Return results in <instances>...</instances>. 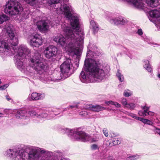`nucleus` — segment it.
Here are the masks:
<instances>
[{
	"instance_id": "nucleus-1",
	"label": "nucleus",
	"mask_w": 160,
	"mask_h": 160,
	"mask_svg": "<svg viewBox=\"0 0 160 160\" xmlns=\"http://www.w3.org/2000/svg\"><path fill=\"white\" fill-rule=\"evenodd\" d=\"M60 0H48V3L51 7L54 6L58 14L64 13L66 18L70 20L71 29L67 24L63 23L61 28L65 33L66 39L62 36L55 37L53 40L59 44L69 52L79 56L82 49V45L84 38V33L82 30H79L80 16L77 14H71V7L65 4L64 2L59 3Z\"/></svg>"
},
{
	"instance_id": "nucleus-2",
	"label": "nucleus",
	"mask_w": 160,
	"mask_h": 160,
	"mask_svg": "<svg viewBox=\"0 0 160 160\" xmlns=\"http://www.w3.org/2000/svg\"><path fill=\"white\" fill-rule=\"evenodd\" d=\"M100 55L98 52H95L90 50L88 51L86 57L88 59L85 60L83 68L89 75L86 76L83 71L81 72L79 78L82 82H88L90 80V77L94 78L98 82L104 79L105 73L100 61Z\"/></svg>"
},
{
	"instance_id": "nucleus-3",
	"label": "nucleus",
	"mask_w": 160,
	"mask_h": 160,
	"mask_svg": "<svg viewBox=\"0 0 160 160\" xmlns=\"http://www.w3.org/2000/svg\"><path fill=\"white\" fill-rule=\"evenodd\" d=\"M29 64L36 72L40 75V78L42 80L47 82L54 80L48 75L49 67L42 61L41 54L38 51H35L30 58Z\"/></svg>"
},
{
	"instance_id": "nucleus-4",
	"label": "nucleus",
	"mask_w": 160,
	"mask_h": 160,
	"mask_svg": "<svg viewBox=\"0 0 160 160\" xmlns=\"http://www.w3.org/2000/svg\"><path fill=\"white\" fill-rule=\"evenodd\" d=\"M23 154V160H55L53 153L38 147H27Z\"/></svg>"
},
{
	"instance_id": "nucleus-5",
	"label": "nucleus",
	"mask_w": 160,
	"mask_h": 160,
	"mask_svg": "<svg viewBox=\"0 0 160 160\" xmlns=\"http://www.w3.org/2000/svg\"><path fill=\"white\" fill-rule=\"evenodd\" d=\"M15 55L14 59L17 68L21 71L28 70V68L23 64V62L30 53V50L24 45H21L18 49H16Z\"/></svg>"
},
{
	"instance_id": "nucleus-6",
	"label": "nucleus",
	"mask_w": 160,
	"mask_h": 160,
	"mask_svg": "<svg viewBox=\"0 0 160 160\" xmlns=\"http://www.w3.org/2000/svg\"><path fill=\"white\" fill-rule=\"evenodd\" d=\"M23 10L21 4L17 1L9 0L6 4L4 12L11 16L15 15L20 13Z\"/></svg>"
},
{
	"instance_id": "nucleus-7",
	"label": "nucleus",
	"mask_w": 160,
	"mask_h": 160,
	"mask_svg": "<svg viewBox=\"0 0 160 160\" xmlns=\"http://www.w3.org/2000/svg\"><path fill=\"white\" fill-rule=\"evenodd\" d=\"M65 131L66 134L73 141H80L83 142L91 141V137L82 131L78 132L67 128H65Z\"/></svg>"
},
{
	"instance_id": "nucleus-8",
	"label": "nucleus",
	"mask_w": 160,
	"mask_h": 160,
	"mask_svg": "<svg viewBox=\"0 0 160 160\" xmlns=\"http://www.w3.org/2000/svg\"><path fill=\"white\" fill-rule=\"evenodd\" d=\"M72 66L71 60L69 58H66L60 66L61 73L60 74V77L55 78V79L58 80H64L69 77L72 73L70 72V70Z\"/></svg>"
},
{
	"instance_id": "nucleus-9",
	"label": "nucleus",
	"mask_w": 160,
	"mask_h": 160,
	"mask_svg": "<svg viewBox=\"0 0 160 160\" xmlns=\"http://www.w3.org/2000/svg\"><path fill=\"white\" fill-rule=\"evenodd\" d=\"M8 38L0 41V52H4L9 56L13 55L16 52L17 45H14L8 42Z\"/></svg>"
},
{
	"instance_id": "nucleus-10",
	"label": "nucleus",
	"mask_w": 160,
	"mask_h": 160,
	"mask_svg": "<svg viewBox=\"0 0 160 160\" xmlns=\"http://www.w3.org/2000/svg\"><path fill=\"white\" fill-rule=\"evenodd\" d=\"M13 26L11 24H7L4 29L7 33V38L8 42L11 43L14 45H17L18 44V39L16 36L12 31Z\"/></svg>"
},
{
	"instance_id": "nucleus-11",
	"label": "nucleus",
	"mask_w": 160,
	"mask_h": 160,
	"mask_svg": "<svg viewBox=\"0 0 160 160\" xmlns=\"http://www.w3.org/2000/svg\"><path fill=\"white\" fill-rule=\"evenodd\" d=\"M23 150L22 149H9L5 152V154L12 159L23 160Z\"/></svg>"
},
{
	"instance_id": "nucleus-12",
	"label": "nucleus",
	"mask_w": 160,
	"mask_h": 160,
	"mask_svg": "<svg viewBox=\"0 0 160 160\" xmlns=\"http://www.w3.org/2000/svg\"><path fill=\"white\" fill-rule=\"evenodd\" d=\"M44 52L46 58L48 59H52L58 54V48L53 45L49 46L46 48Z\"/></svg>"
},
{
	"instance_id": "nucleus-13",
	"label": "nucleus",
	"mask_w": 160,
	"mask_h": 160,
	"mask_svg": "<svg viewBox=\"0 0 160 160\" xmlns=\"http://www.w3.org/2000/svg\"><path fill=\"white\" fill-rule=\"evenodd\" d=\"M30 44L33 47H38L42 45V39L41 36L38 34H35L30 36Z\"/></svg>"
},
{
	"instance_id": "nucleus-14",
	"label": "nucleus",
	"mask_w": 160,
	"mask_h": 160,
	"mask_svg": "<svg viewBox=\"0 0 160 160\" xmlns=\"http://www.w3.org/2000/svg\"><path fill=\"white\" fill-rule=\"evenodd\" d=\"M85 108L94 112H99L105 109L102 106L97 104H87L85 107Z\"/></svg>"
},
{
	"instance_id": "nucleus-15",
	"label": "nucleus",
	"mask_w": 160,
	"mask_h": 160,
	"mask_svg": "<svg viewBox=\"0 0 160 160\" xmlns=\"http://www.w3.org/2000/svg\"><path fill=\"white\" fill-rule=\"evenodd\" d=\"M45 97V94L43 93L33 92L30 96H29L28 98L29 101L38 100L43 99Z\"/></svg>"
},
{
	"instance_id": "nucleus-16",
	"label": "nucleus",
	"mask_w": 160,
	"mask_h": 160,
	"mask_svg": "<svg viewBox=\"0 0 160 160\" xmlns=\"http://www.w3.org/2000/svg\"><path fill=\"white\" fill-rule=\"evenodd\" d=\"M37 25L38 29L41 31H45L48 28V25L47 22L44 21H40L37 23Z\"/></svg>"
},
{
	"instance_id": "nucleus-17",
	"label": "nucleus",
	"mask_w": 160,
	"mask_h": 160,
	"mask_svg": "<svg viewBox=\"0 0 160 160\" xmlns=\"http://www.w3.org/2000/svg\"><path fill=\"white\" fill-rule=\"evenodd\" d=\"M15 117L18 119L24 118L28 117V113L25 109H21L18 110L15 115Z\"/></svg>"
},
{
	"instance_id": "nucleus-18",
	"label": "nucleus",
	"mask_w": 160,
	"mask_h": 160,
	"mask_svg": "<svg viewBox=\"0 0 160 160\" xmlns=\"http://www.w3.org/2000/svg\"><path fill=\"white\" fill-rule=\"evenodd\" d=\"M149 14L151 17L155 18L160 23V12L157 10H153L149 11Z\"/></svg>"
},
{
	"instance_id": "nucleus-19",
	"label": "nucleus",
	"mask_w": 160,
	"mask_h": 160,
	"mask_svg": "<svg viewBox=\"0 0 160 160\" xmlns=\"http://www.w3.org/2000/svg\"><path fill=\"white\" fill-rule=\"evenodd\" d=\"M90 28L94 33L97 32L99 29L98 24L93 20L90 22Z\"/></svg>"
},
{
	"instance_id": "nucleus-20",
	"label": "nucleus",
	"mask_w": 160,
	"mask_h": 160,
	"mask_svg": "<svg viewBox=\"0 0 160 160\" xmlns=\"http://www.w3.org/2000/svg\"><path fill=\"white\" fill-rule=\"evenodd\" d=\"M144 62L146 64L144 65V68L148 72H151L152 71V68L149 63V61L148 60H146Z\"/></svg>"
},
{
	"instance_id": "nucleus-21",
	"label": "nucleus",
	"mask_w": 160,
	"mask_h": 160,
	"mask_svg": "<svg viewBox=\"0 0 160 160\" xmlns=\"http://www.w3.org/2000/svg\"><path fill=\"white\" fill-rule=\"evenodd\" d=\"M9 17L3 14L0 16V24H2L4 22L8 20Z\"/></svg>"
},
{
	"instance_id": "nucleus-22",
	"label": "nucleus",
	"mask_w": 160,
	"mask_h": 160,
	"mask_svg": "<svg viewBox=\"0 0 160 160\" xmlns=\"http://www.w3.org/2000/svg\"><path fill=\"white\" fill-rule=\"evenodd\" d=\"M116 75L118 78L120 82H122L123 81V77L122 75L121 74L120 71L119 70H118Z\"/></svg>"
},
{
	"instance_id": "nucleus-23",
	"label": "nucleus",
	"mask_w": 160,
	"mask_h": 160,
	"mask_svg": "<svg viewBox=\"0 0 160 160\" xmlns=\"http://www.w3.org/2000/svg\"><path fill=\"white\" fill-rule=\"evenodd\" d=\"M112 143L113 145H116L121 143L120 139L118 138H116L112 140Z\"/></svg>"
},
{
	"instance_id": "nucleus-24",
	"label": "nucleus",
	"mask_w": 160,
	"mask_h": 160,
	"mask_svg": "<svg viewBox=\"0 0 160 160\" xmlns=\"http://www.w3.org/2000/svg\"><path fill=\"white\" fill-rule=\"evenodd\" d=\"M139 156L138 155H133L127 158V160H135L139 158Z\"/></svg>"
},
{
	"instance_id": "nucleus-25",
	"label": "nucleus",
	"mask_w": 160,
	"mask_h": 160,
	"mask_svg": "<svg viewBox=\"0 0 160 160\" xmlns=\"http://www.w3.org/2000/svg\"><path fill=\"white\" fill-rule=\"evenodd\" d=\"M119 25H123L126 24L128 22L127 19L123 17H120Z\"/></svg>"
},
{
	"instance_id": "nucleus-26",
	"label": "nucleus",
	"mask_w": 160,
	"mask_h": 160,
	"mask_svg": "<svg viewBox=\"0 0 160 160\" xmlns=\"http://www.w3.org/2000/svg\"><path fill=\"white\" fill-rule=\"evenodd\" d=\"M28 3L33 6L36 4L37 0H24Z\"/></svg>"
},
{
	"instance_id": "nucleus-27",
	"label": "nucleus",
	"mask_w": 160,
	"mask_h": 160,
	"mask_svg": "<svg viewBox=\"0 0 160 160\" xmlns=\"http://www.w3.org/2000/svg\"><path fill=\"white\" fill-rule=\"evenodd\" d=\"M125 107L130 110H132L134 109L135 107V105L133 103H128Z\"/></svg>"
},
{
	"instance_id": "nucleus-28",
	"label": "nucleus",
	"mask_w": 160,
	"mask_h": 160,
	"mask_svg": "<svg viewBox=\"0 0 160 160\" xmlns=\"http://www.w3.org/2000/svg\"><path fill=\"white\" fill-rule=\"evenodd\" d=\"M149 108L147 107L146 106L143 107L142 108V109L144 110L143 111H142V113L143 114V116H147V112L149 110Z\"/></svg>"
},
{
	"instance_id": "nucleus-29",
	"label": "nucleus",
	"mask_w": 160,
	"mask_h": 160,
	"mask_svg": "<svg viewBox=\"0 0 160 160\" xmlns=\"http://www.w3.org/2000/svg\"><path fill=\"white\" fill-rule=\"evenodd\" d=\"M28 115L29 116V115L30 116H35L37 117L38 116V114L36 112H35L34 111H29L28 112Z\"/></svg>"
},
{
	"instance_id": "nucleus-30",
	"label": "nucleus",
	"mask_w": 160,
	"mask_h": 160,
	"mask_svg": "<svg viewBox=\"0 0 160 160\" xmlns=\"http://www.w3.org/2000/svg\"><path fill=\"white\" fill-rule=\"evenodd\" d=\"M117 21L116 17L112 18L109 20V22L115 25H117Z\"/></svg>"
},
{
	"instance_id": "nucleus-31",
	"label": "nucleus",
	"mask_w": 160,
	"mask_h": 160,
	"mask_svg": "<svg viewBox=\"0 0 160 160\" xmlns=\"http://www.w3.org/2000/svg\"><path fill=\"white\" fill-rule=\"evenodd\" d=\"M37 117H39L41 118H46L47 116V114L45 113H42L41 114H39L38 115Z\"/></svg>"
},
{
	"instance_id": "nucleus-32",
	"label": "nucleus",
	"mask_w": 160,
	"mask_h": 160,
	"mask_svg": "<svg viewBox=\"0 0 160 160\" xmlns=\"http://www.w3.org/2000/svg\"><path fill=\"white\" fill-rule=\"evenodd\" d=\"M88 112L86 111H82L80 112V115L82 117H86L88 115Z\"/></svg>"
},
{
	"instance_id": "nucleus-33",
	"label": "nucleus",
	"mask_w": 160,
	"mask_h": 160,
	"mask_svg": "<svg viewBox=\"0 0 160 160\" xmlns=\"http://www.w3.org/2000/svg\"><path fill=\"white\" fill-rule=\"evenodd\" d=\"M143 122L145 124L148 125H151L152 123V122L150 120L146 119H144V120H143Z\"/></svg>"
},
{
	"instance_id": "nucleus-34",
	"label": "nucleus",
	"mask_w": 160,
	"mask_h": 160,
	"mask_svg": "<svg viewBox=\"0 0 160 160\" xmlns=\"http://www.w3.org/2000/svg\"><path fill=\"white\" fill-rule=\"evenodd\" d=\"M121 102L123 106L126 107L127 105L128 104L127 103V100L126 99L123 98L121 100Z\"/></svg>"
},
{
	"instance_id": "nucleus-35",
	"label": "nucleus",
	"mask_w": 160,
	"mask_h": 160,
	"mask_svg": "<svg viewBox=\"0 0 160 160\" xmlns=\"http://www.w3.org/2000/svg\"><path fill=\"white\" fill-rule=\"evenodd\" d=\"M29 15L28 13L26 12L24 14L22 13V18L23 19H26L29 18Z\"/></svg>"
},
{
	"instance_id": "nucleus-36",
	"label": "nucleus",
	"mask_w": 160,
	"mask_h": 160,
	"mask_svg": "<svg viewBox=\"0 0 160 160\" xmlns=\"http://www.w3.org/2000/svg\"><path fill=\"white\" fill-rule=\"evenodd\" d=\"M103 132L105 136L107 137L108 136V131L107 129L104 128L103 129Z\"/></svg>"
},
{
	"instance_id": "nucleus-37",
	"label": "nucleus",
	"mask_w": 160,
	"mask_h": 160,
	"mask_svg": "<svg viewBox=\"0 0 160 160\" xmlns=\"http://www.w3.org/2000/svg\"><path fill=\"white\" fill-rule=\"evenodd\" d=\"M8 84H6L3 86H0V90H5L8 86Z\"/></svg>"
},
{
	"instance_id": "nucleus-38",
	"label": "nucleus",
	"mask_w": 160,
	"mask_h": 160,
	"mask_svg": "<svg viewBox=\"0 0 160 160\" xmlns=\"http://www.w3.org/2000/svg\"><path fill=\"white\" fill-rule=\"evenodd\" d=\"M105 145L107 147H111L113 145L112 143H111V142L109 140H108L106 141Z\"/></svg>"
},
{
	"instance_id": "nucleus-39",
	"label": "nucleus",
	"mask_w": 160,
	"mask_h": 160,
	"mask_svg": "<svg viewBox=\"0 0 160 160\" xmlns=\"http://www.w3.org/2000/svg\"><path fill=\"white\" fill-rule=\"evenodd\" d=\"M123 94L125 97H129L131 96V93L128 92L127 90H125Z\"/></svg>"
},
{
	"instance_id": "nucleus-40",
	"label": "nucleus",
	"mask_w": 160,
	"mask_h": 160,
	"mask_svg": "<svg viewBox=\"0 0 160 160\" xmlns=\"http://www.w3.org/2000/svg\"><path fill=\"white\" fill-rule=\"evenodd\" d=\"M154 131L155 133H158L160 135V128H155L154 130Z\"/></svg>"
},
{
	"instance_id": "nucleus-41",
	"label": "nucleus",
	"mask_w": 160,
	"mask_h": 160,
	"mask_svg": "<svg viewBox=\"0 0 160 160\" xmlns=\"http://www.w3.org/2000/svg\"><path fill=\"white\" fill-rule=\"evenodd\" d=\"M113 105H114L117 108H120L121 105L117 102H113Z\"/></svg>"
},
{
	"instance_id": "nucleus-42",
	"label": "nucleus",
	"mask_w": 160,
	"mask_h": 160,
	"mask_svg": "<svg viewBox=\"0 0 160 160\" xmlns=\"http://www.w3.org/2000/svg\"><path fill=\"white\" fill-rule=\"evenodd\" d=\"M129 115L133 118H135L136 119L137 118V117L136 114L132 113H130L129 114Z\"/></svg>"
},
{
	"instance_id": "nucleus-43",
	"label": "nucleus",
	"mask_w": 160,
	"mask_h": 160,
	"mask_svg": "<svg viewBox=\"0 0 160 160\" xmlns=\"http://www.w3.org/2000/svg\"><path fill=\"white\" fill-rule=\"evenodd\" d=\"M91 148L92 149L96 150L98 148V146L96 144H93Z\"/></svg>"
},
{
	"instance_id": "nucleus-44",
	"label": "nucleus",
	"mask_w": 160,
	"mask_h": 160,
	"mask_svg": "<svg viewBox=\"0 0 160 160\" xmlns=\"http://www.w3.org/2000/svg\"><path fill=\"white\" fill-rule=\"evenodd\" d=\"M138 35H141L143 34V32H142V30L141 29H139L138 30V31L137 32Z\"/></svg>"
},
{
	"instance_id": "nucleus-45",
	"label": "nucleus",
	"mask_w": 160,
	"mask_h": 160,
	"mask_svg": "<svg viewBox=\"0 0 160 160\" xmlns=\"http://www.w3.org/2000/svg\"><path fill=\"white\" fill-rule=\"evenodd\" d=\"M113 102L112 101H106L105 103L108 105H109L110 104L112 105Z\"/></svg>"
},
{
	"instance_id": "nucleus-46",
	"label": "nucleus",
	"mask_w": 160,
	"mask_h": 160,
	"mask_svg": "<svg viewBox=\"0 0 160 160\" xmlns=\"http://www.w3.org/2000/svg\"><path fill=\"white\" fill-rule=\"evenodd\" d=\"M147 115H150V116H153L154 115V113L153 112H147Z\"/></svg>"
},
{
	"instance_id": "nucleus-47",
	"label": "nucleus",
	"mask_w": 160,
	"mask_h": 160,
	"mask_svg": "<svg viewBox=\"0 0 160 160\" xmlns=\"http://www.w3.org/2000/svg\"><path fill=\"white\" fill-rule=\"evenodd\" d=\"M120 17H116V21H117V25H119Z\"/></svg>"
},
{
	"instance_id": "nucleus-48",
	"label": "nucleus",
	"mask_w": 160,
	"mask_h": 160,
	"mask_svg": "<svg viewBox=\"0 0 160 160\" xmlns=\"http://www.w3.org/2000/svg\"><path fill=\"white\" fill-rule=\"evenodd\" d=\"M137 120H138L141 121L143 122V120H144V118H142L140 117H137V118L136 119Z\"/></svg>"
},
{
	"instance_id": "nucleus-49",
	"label": "nucleus",
	"mask_w": 160,
	"mask_h": 160,
	"mask_svg": "<svg viewBox=\"0 0 160 160\" xmlns=\"http://www.w3.org/2000/svg\"><path fill=\"white\" fill-rule=\"evenodd\" d=\"M110 137L112 138L115 137L116 136V135L114 133L112 132L111 133H110Z\"/></svg>"
},
{
	"instance_id": "nucleus-50",
	"label": "nucleus",
	"mask_w": 160,
	"mask_h": 160,
	"mask_svg": "<svg viewBox=\"0 0 160 160\" xmlns=\"http://www.w3.org/2000/svg\"><path fill=\"white\" fill-rule=\"evenodd\" d=\"M138 114L140 116H143V114L142 113V111H139L138 112Z\"/></svg>"
},
{
	"instance_id": "nucleus-51",
	"label": "nucleus",
	"mask_w": 160,
	"mask_h": 160,
	"mask_svg": "<svg viewBox=\"0 0 160 160\" xmlns=\"http://www.w3.org/2000/svg\"><path fill=\"white\" fill-rule=\"evenodd\" d=\"M108 160H113V157L112 156H109L108 157Z\"/></svg>"
},
{
	"instance_id": "nucleus-52",
	"label": "nucleus",
	"mask_w": 160,
	"mask_h": 160,
	"mask_svg": "<svg viewBox=\"0 0 160 160\" xmlns=\"http://www.w3.org/2000/svg\"><path fill=\"white\" fill-rule=\"evenodd\" d=\"M5 97L7 100L8 101L11 99V98L8 95L5 96Z\"/></svg>"
},
{
	"instance_id": "nucleus-53",
	"label": "nucleus",
	"mask_w": 160,
	"mask_h": 160,
	"mask_svg": "<svg viewBox=\"0 0 160 160\" xmlns=\"http://www.w3.org/2000/svg\"><path fill=\"white\" fill-rule=\"evenodd\" d=\"M69 108H77V106H74V105H70L69 106Z\"/></svg>"
},
{
	"instance_id": "nucleus-54",
	"label": "nucleus",
	"mask_w": 160,
	"mask_h": 160,
	"mask_svg": "<svg viewBox=\"0 0 160 160\" xmlns=\"http://www.w3.org/2000/svg\"><path fill=\"white\" fill-rule=\"evenodd\" d=\"M4 115V114L3 113H0V118L3 117Z\"/></svg>"
},
{
	"instance_id": "nucleus-55",
	"label": "nucleus",
	"mask_w": 160,
	"mask_h": 160,
	"mask_svg": "<svg viewBox=\"0 0 160 160\" xmlns=\"http://www.w3.org/2000/svg\"><path fill=\"white\" fill-rule=\"evenodd\" d=\"M7 111H8V110H6V109L4 110V113H5V114H8V113L7 112Z\"/></svg>"
},
{
	"instance_id": "nucleus-56",
	"label": "nucleus",
	"mask_w": 160,
	"mask_h": 160,
	"mask_svg": "<svg viewBox=\"0 0 160 160\" xmlns=\"http://www.w3.org/2000/svg\"><path fill=\"white\" fill-rule=\"evenodd\" d=\"M158 77L159 78H160V73L159 74H158Z\"/></svg>"
},
{
	"instance_id": "nucleus-57",
	"label": "nucleus",
	"mask_w": 160,
	"mask_h": 160,
	"mask_svg": "<svg viewBox=\"0 0 160 160\" xmlns=\"http://www.w3.org/2000/svg\"><path fill=\"white\" fill-rule=\"evenodd\" d=\"M128 56L131 59L132 58V56L130 55L129 56V55H128Z\"/></svg>"
},
{
	"instance_id": "nucleus-58",
	"label": "nucleus",
	"mask_w": 160,
	"mask_h": 160,
	"mask_svg": "<svg viewBox=\"0 0 160 160\" xmlns=\"http://www.w3.org/2000/svg\"><path fill=\"white\" fill-rule=\"evenodd\" d=\"M147 40H148V39L147 38H146V39H144V41H146V42H148L147 41Z\"/></svg>"
},
{
	"instance_id": "nucleus-59",
	"label": "nucleus",
	"mask_w": 160,
	"mask_h": 160,
	"mask_svg": "<svg viewBox=\"0 0 160 160\" xmlns=\"http://www.w3.org/2000/svg\"><path fill=\"white\" fill-rule=\"evenodd\" d=\"M1 83H2V82H1V79H0V84Z\"/></svg>"
},
{
	"instance_id": "nucleus-60",
	"label": "nucleus",
	"mask_w": 160,
	"mask_h": 160,
	"mask_svg": "<svg viewBox=\"0 0 160 160\" xmlns=\"http://www.w3.org/2000/svg\"><path fill=\"white\" fill-rule=\"evenodd\" d=\"M67 108H68V109H69V108H68H68H65V109L67 110V109H67Z\"/></svg>"
},
{
	"instance_id": "nucleus-61",
	"label": "nucleus",
	"mask_w": 160,
	"mask_h": 160,
	"mask_svg": "<svg viewBox=\"0 0 160 160\" xmlns=\"http://www.w3.org/2000/svg\"><path fill=\"white\" fill-rule=\"evenodd\" d=\"M96 141L95 140H92V141Z\"/></svg>"
},
{
	"instance_id": "nucleus-62",
	"label": "nucleus",
	"mask_w": 160,
	"mask_h": 160,
	"mask_svg": "<svg viewBox=\"0 0 160 160\" xmlns=\"http://www.w3.org/2000/svg\"><path fill=\"white\" fill-rule=\"evenodd\" d=\"M68 0H66V1H67V2H68Z\"/></svg>"
}]
</instances>
